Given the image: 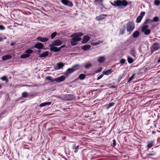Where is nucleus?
Here are the masks:
<instances>
[{
    "instance_id": "37998d69",
    "label": "nucleus",
    "mask_w": 160,
    "mask_h": 160,
    "mask_svg": "<svg viewBox=\"0 0 160 160\" xmlns=\"http://www.w3.org/2000/svg\"><path fill=\"white\" fill-rule=\"evenodd\" d=\"M152 20L153 22H157L159 20V18L158 17H155Z\"/></svg>"
},
{
    "instance_id": "338daca9",
    "label": "nucleus",
    "mask_w": 160,
    "mask_h": 160,
    "mask_svg": "<svg viewBox=\"0 0 160 160\" xmlns=\"http://www.w3.org/2000/svg\"><path fill=\"white\" fill-rule=\"evenodd\" d=\"M100 87H103V86H101Z\"/></svg>"
},
{
    "instance_id": "20e7f679",
    "label": "nucleus",
    "mask_w": 160,
    "mask_h": 160,
    "mask_svg": "<svg viewBox=\"0 0 160 160\" xmlns=\"http://www.w3.org/2000/svg\"><path fill=\"white\" fill-rule=\"evenodd\" d=\"M149 26L147 25H145L142 26L141 28L142 32L144 33L145 35H148L151 32V30L148 29Z\"/></svg>"
},
{
    "instance_id": "f03ea898",
    "label": "nucleus",
    "mask_w": 160,
    "mask_h": 160,
    "mask_svg": "<svg viewBox=\"0 0 160 160\" xmlns=\"http://www.w3.org/2000/svg\"><path fill=\"white\" fill-rule=\"evenodd\" d=\"M135 28V25L132 21L128 22L126 24V29L127 32L130 34Z\"/></svg>"
},
{
    "instance_id": "473e14b6",
    "label": "nucleus",
    "mask_w": 160,
    "mask_h": 160,
    "mask_svg": "<svg viewBox=\"0 0 160 160\" xmlns=\"http://www.w3.org/2000/svg\"><path fill=\"white\" fill-rule=\"evenodd\" d=\"M85 78V75L83 74H81L79 76V78L80 80H83Z\"/></svg>"
},
{
    "instance_id": "423d86ee",
    "label": "nucleus",
    "mask_w": 160,
    "mask_h": 160,
    "mask_svg": "<svg viewBox=\"0 0 160 160\" xmlns=\"http://www.w3.org/2000/svg\"><path fill=\"white\" fill-rule=\"evenodd\" d=\"M160 49V44L158 43H154L151 48L152 53Z\"/></svg>"
},
{
    "instance_id": "393cba45",
    "label": "nucleus",
    "mask_w": 160,
    "mask_h": 160,
    "mask_svg": "<svg viewBox=\"0 0 160 160\" xmlns=\"http://www.w3.org/2000/svg\"><path fill=\"white\" fill-rule=\"evenodd\" d=\"M48 55V52H44L39 56V57L40 58H45Z\"/></svg>"
},
{
    "instance_id": "1a4fd4ad",
    "label": "nucleus",
    "mask_w": 160,
    "mask_h": 160,
    "mask_svg": "<svg viewBox=\"0 0 160 160\" xmlns=\"http://www.w3.org/2000/svg\"><path fill=\"white\" fill-rule=\"evenodd\" d=\"M33 47L38 49H41L43 48V44L41 42H38L34 45Z\"/></svg>"
},
{
    "instance_id": "58836bf2",
    "label": "nucleus",
    "mask_w": 160,
    "mask_h": 160,
    "mask_svg": "<svg viewBox=\"0 0 160 160\" xmlns=\"http://www.w3.org/2000/svg\"><path fill=\"white\" fill-rule=\"evenodd\" d=\"M1 79L3 81H6L7 82H8V79H7V77L6 76H4L1 78Z\"/></svg>"
},
{
    "instance_id": "0eeeda50",
    "label": "nucleus",
    "mask_w": 160,
    "mask_h": 160,
    "mask_svg": "<svg viewBox=\"0 0 160 160\" xmlns=\"http://www.w3.org/2000/svg\"><path fill=\"white\" fill-rule=\"evenodd\" d=\"M61 2L64 5L68 6L70 7H72L73 4L72 2L68 0H61Z\"/></svg>"
},
{
    "instance_id": "9d476101",
    "label": "nucleus",
    "mask_w": 160,
    "mask_h": 160,
    "mask_svg": "<svg viewBox=\"0 0 160 160\" xmlns=\"http://www.w3.org/2000/svg\"><path fill=\"white\" fill-rule=\"evenodd\" d=\"M62 43V41L59 40L57 39L54 40L51 44L52 46H59Z\"/></svg>"
},
{
    "instance_id": "c9c22d12",
    "label": "nucleus",
    "mask_w": 160,
    "mask_h": 160,
    "mask_svg": "<svg viewBox=\"0 0 160 160\" xmlns=\"http://www.w3.org/2000/svg\"><path fill=\"white\" fill-rule=\"evenodd\" d=\"M92 66V64L90 63L86 64L85 66V67L86 68H88Z\"/></svg>"
},
{
    "instance_id": "f8f14e48",
    "label": "nucleus",
    "mask_w": 160,
    "mask_h": 160,
    "mask_svg": "<svg viewBox=\"0 0 160 160\" xmlns=\"http://www.w3.org/2000/svg\"><path fill=\"white\" fill-rule=\"evenodd\" d=\"M37 39L39 41L42 42H47L48 40V38L41 37H37Z\"/></svg>"
},
{
    "instance_id": "4468645a",
    "label": "nucleus",
    "mask_w": 160,
    "mask_h": 160,
    "mask_svg": "<svg viewBox=\"0 0 160 160\" xmlns=\"http://www.w3.org/2000/svg\"><path fill=\"white\" fill-rule=\"evenodd\" d=\"M107 16L106 15H100L97 16L96 17V19L98 21H101L105 18V17Z\"/></svg>"
},
{
    "instance_id": "dca6fc26",
    "label": "nucleus",
    "mask_w": 160,
    "mask_h": 160,
    "mask_svg": "<svg viewBox=\"0 0 160 160\" xmlns=\"http://www.w3.org/2000/svg\"><path fill=\"white\" fill-rule=\"evenodd\" d=\"M64 98L67 100L71 101L72 99L73 95L71 94H67L65 95Z\"/></svg>"
},
{
    "instance_id": "2eb2a0df",
    "label": "nucleus",
    "mask_w": 160,
    "mask_h": 160,
    "mask_svg": "<svg viewBox=\"0 0 160 160\" xmlns=\"http://www.w3.org/2000/svg\"><path fill=\"white\" fill-rule=\"evenodd\" d=\"M50 47V50L51 51H54L55 52H57L58 47H55L54 46H52L51 44L49 45Z\"/></svg>"
},
{
    "instance_id": "bf43d9fd",
    "label": "nucleus",
    "mask_w": 160,
    "mask_h": 160,
    "mask_svg": "<svg viewBox=\"0 0 160 160\" xmlns=\"http://www.w3.org/2000/svg\"><path fill=\"white\" fill-rule=\"evenodd\" d=\"M3 40V38L0 37V42H1Z\"/></svg>"
},
{
    "instance_id": "72a5a7b5",
    "label": "nucleus",
    "mask_w": 160,
    "mask_h": 160,
    "mask_svg": "<svg viewBox=\"0 0 160 160\" xmlns=\"http://www.w3.org/2000/svg\"><path fill=\"white\" fill-rule=\"evenodd\" d=\"M135 74H133L131 77H130L128 79L127 81L128 83H129L133 78L134 77Z\"/></svg>"
},
{
    "instance_id": "79ce46f5",
    "label": "nucleus",
    "mask_w": 160,
    "mask_h": 160,
    "mask_svg": "<svg viewBox=\"0 0 160 160\" xmlns=\"http://www.w3.org/2000/svg\"><path fill=\"white\" fill-rule=\"evenodd\" d=\"M57 32H54L52 33L51 35V38L53 39L56 36Z\"/></svg>"
},
{
    "instance_id": "412c9836",
    "label": "nucleus",
    "mask_w": 160,
    "mask_h": 160,
    "mask_svg": "<svg viewBox=\"0 0 160 160\" xmlns=\"http://www.w3.org/2000/svg\"><path fill=\"white\" fill-rule=\"evenodd\" d=\"M12 58V56L10 55H7L3 56L2 58L3 61H5L7 59H9Z\"/></svg>"
},
{
    "instance_id": "6e6d98bb",
    "label": "nucleus",
    "mask_w": 160,
    "mask_h": 160,
    "mask_svg": "<svg viewBox=\"0 0 160 160\" xmlns=\"http://www.w3.org/2000/svg\"><path fill=\"white\" fill-rule=\"evenodd\" d=\"M61 48H60V47L59 48H58V51H59L61 50Z\"/></svg>"
},
{
    "instance_id": "7ed1b4c3",
    "label": "nucleus",
    "mask_w": 160,
    "mask_h": 160,
    "mask_svg": "<svg viewBox=\"0 0 160 160\" xmlns=\"http://www.w3.org/2000/svg\"><path fill=\"white\" fill-rule=\"evenodd\" d=\"M83 35V33L81 32H77L72 34L71 37L72 38V40L77 42L81 40V38L79 37L82 36Z\"/></svg>"
},
{
    "instance_id": "0e129e2a",
    "label": "nucleus",
    "mask_w": 160,
    "mask_h": 160,
    "mask_svg": "<svg viewBox=\"0 0 160 160\" xmlns=\"http://www.w3.org/2000/svg\"><path fill=\"white\" fill-rule=\"evenodd\" d=\"M48 160H50V159L49 158H48Z\"/></svg>"
},
{
    "instance_id": "f3484780",
    "label": "nucleus",
    "mask_w": 160,
    "mask_h": 160,
    "mask_svg": "<svg viewBox=\"0 0 160 160\" xmlns=\"http://www.w3.org/2000/svg\"><path fill=\"white\" fill-rule=\"evenodd\" d=\"M90 38L89 36H86L84 37L82 40V43L83 44L86 43L90 40Z\"/></svg>"
},
{
    "instance_id": "5fc2aeb1",
    "label": "nucleus",
    "mask_w": 160,
    "mask_h": 160,
    "mask_svg": "<svg viewBox=\"0 0 160 160\" xmlns=\"http://www.w3.org/2000/svg\"><path fill=\"white\" fill-rule=\"evenodd\" d=\"M147 155L148 156H152L153 155V154H152V153H148V154H147Z\"/></svg>"
},
{
    "instance_id": "f704fd0d",
    "label": "nucleus",
    "mask_w": 160,
    "mask_h": 160,
    "mask_svg": "<svg viewBox=\"0 0 160 160\" xmlns=\"http://www.w3.org/2000/svg\"><path fill=\"white\" fill-rule=\"evenodd\" d=\"M46 79L50 81L51 82H53L54 81L50 76H48L46 78Z\"/></svg>"
},
{
    "instance_id": "c756f323",
    "label": "nucleus",
    "mask_w": 160,
    "mask_h": 160,
    "mask_svg": "<svg viewBox=\"0 0 160 160\" xmlns=\"http://www.w3.org/2000/svg\"><path fill=\"white\" fill-rule=\"evenodd\" d=\"M142 18V17L140 16H138L136 19V22L137 23H139L141 22V21Z\"/></svg>"
},
{
    "instance_id": "aec40b11",
    "label": "nucleus",
    "mask_w": 160,
    "mask_h": 160,
    "mask_svg": "<svg viewBox=\"0 0 160 160\" xmlns=\"http://www.w3.org/2000/svg\"><path fill=\"white\" fill-rule=\"evenodd\" d=\"M105 59V58L104 56H101L98 58V62L102 63L103 62Z\"/></svg>"
},
{
    "instance_id": "8fccbe9b",
    "label": "nucleus",
    "mask_w": 160,
    "mask_h": 160,
    "mask_svg": "<svg viewBox=\"0 0 160 160\" xmlns=\"http://www.w3.org/2000/svg\"><path fill=\"white\" fill-rule=\"evenodd\" d=\"M5 29V27L2 25H0V30H3Z\"/></svg>"
},
{
    "instance_id": "774afa93",
    "label": "nucleus",
    "mask_w": 160,
    "mask_h": 160,
    "mask_svg": "<svg viewBox=\"0 0 160 160\" xmlns=\"http://www.w3.org/2000/svg\"><path fill=\"white\" fill-rule=\"evenodd\" d=\"M40 52V50H39V51H38V52Z\"/></svg>"
},
{
    "instance_id": "c03bdc74",
    "label": "nucleus",
    "mask_w": 160,
    "mask_h": 160,
    "mask_svg": "<svg viewBox=\"0 0 160 160\" xmlns=\"http://www.w3.org/2000/svg\"><path fill=\"white\" fill-rule=\"evenodd\" d=\"M125 59L124 58H122L120 60V63L122 64H124V63H125Z\"/></svg>"
},
{
    "instance_id": "13d9d810",
    "label": "nucleus",
    "mask_w": 160,
    "mask_h": 160,
    "mask_svg": "<svg viewBox=\"0 0 160 160\" xmlns=\"http://www.w3.org/2000/svg\"><path fill=\"white\" fill-rule=\"evenodd\" d=\"M152 133L153 134H154L156 133V132L154 131H152Z\"/></svg>"
},
{
    "instance_id": "de8ad7c7",
    "label": "nucleus",
    "mask_w": 160,
    "mask_h": 160,
    "mask_svg": "<svg viewBox=\"0 0 160 160\" xmlns=\"http://www.w3.org/2000/svg\"><path fill=\"white\" fill-rule=\"evenodd\" d=\"M116 141L114 139L113 140V143H112V146L113 147H114L116 146Z\"/></svg>"
},
{
    "instance_id": "4be33fe9",
    "label": "nucleus",
    "mask_w": 160,
    "mask_h": 160,
    "mask_svg": "<svg viewBox=\"0 0 160 160\" xmlns=\"http://www.w3.org/2000/svg\"><path fill=\"white\" fill-rule=\"evenodd\" d=\"M139 32L138 31H136L134 32L132 34V37L134 38H137L138 37L139 35Z\"/></svg>"
},
{
    "instance_id": "39448f33",
    "label": "nucleus",
    "mask_w": 160,
    "mask_h": 160,
    "mask_svg": "<svg viewBox=\"0 0 160 160\" xmlns=\"http://www.w3.org/2000/svg\"><path fill=\"white\" fill-rule=\"evenodd\" d=\"M79 66V64H76L73 66L72 68H69L67 70L65 74H69L77 70L78 69V67Z\"/></svg>"
},
{
    "instance_id": "3c124183",
    "label": "nucleus",
    "mask_w": 160,
    "mask_h": 160,
    "mask_svg": "<svg viewBox=\"0 0 160 160\" xmlns=\"http://www.w3.org/2000/svg\"><path fill=\"white\" fill-rule=\"evenodd\" d=\"M103 76V74H101V75H100L97 78V80H99V79H101Z\"/></svg>"
},
{
    "instance_id": "c85d7f7f",
    "label": "nucleus",
    "mask_w": 160,
    "mask_h": 160,
    "mask_svg": "<svg viewBox=\"0 0 160 160\" xmlns=\"http://www.w3.org/2000/svg\"><path fill=\"white\" fill-rule=\"evenodd\" d=\"M125 31V28L124 26V28L123 29H120L119 34L121 35H123Z\"/></svg>"
},
{
    "instance_id": "ddd939ff",
    "label": "nucleus",
    "mask_w": 160,
    "mask_h": 160,
    "mask_svg": "<svg viewBox=\"0 0 160 160\" xmlns=\"http://www.w3.org/2000/svg\"><path fill=\"white\" fill-rule=\"evenodd\" d=\"M130 54L134 57L136 58L137 54L135 48H133L131 49Z\"/></svg>"
},
{
    "instance_id": "09e8293b",
    "label": "nucleus",
    "mask_w": 160,
    "mask_h": 160,
    "mask_svg": "<svg viewBox=\"0 0 160 160\" xmlns=\"http://www.w3.org/2000/svg\"><path fill=\"white\" fill-rule=\"evenodd\" d=\"M79 146H77L75 148V150H74V152L75 153H77L78 152V150L79 148Z\"/></svg>"
},
{
    "instance_id": "2f4dec72",
    "label": "nucleus",
    "mask_w": 160,
    "mask_h": 160,
    "mask_svg": "<svg viewBox=\"0 0 160 160\" xmlns=\"http://www.w3.org/2000/svg\"><path fill=\"white\" fill-rule=\"evenodd\" d=\"M115 104V103L113 102H111L109 103L108 105V107L107 108V109H108L109 108L111 107H112Z\"/></svg>"
},
{
    "instance_id": "a18cd8bd",
    "label": "nucleus",
    "mask_w": 160,
    "mask_h": 160,
    "mask_svg": "<svg viewBox=\"0 0 160 160\" xmlns=\"http://www.w3.org/2000/svg\"><path fill=\"white\" fill-rule=\"evenodd\" d=\"M102 69V67H100L99 69H97L96 71V73H98L101 72Z\"/></svg>"
},
{
    "instance_id": "e2e57ef3",
    "label": "nucleus",
    "mask_w": 160,
    "mask_h": 160,
    "mask_svg": "<svg viewBox=\"0 0 160 160\" xmlns=\"http://www.w3.org/2000/svg\"><path fill=\"white\" fill-rule=\"evenodd\" d=\"M160 62V57H159L158 61V62Z\"/></svg>"
},
{
    "instance_id": "f257e3e1",
    "label": "nucleus",
    "mask_w": 160,
    "mask_h": 160,
    "mask_svg": "<svg viewBox=\"0 0 160 160\" xmlns=\"http://www.w3.org/2000/svg\"><path fill=\"white\" fill-rule=\"evenodd\" d=\"M111 4L115 7L123 6L126 7L128 5V2L126 0H117L114 1L113 2H110Z\"/></svg>"
},
{
    "instance_id": "a878e982",
    "label": "nucleus",
    "mask_w": 160,
    "mask_h": 160,
    "mask_svg": "<svg viewBox=\"0 0 160 160\" xmlns=\"http://www.w3.org/2000/svg\"><path fill=\"white\" fill-rule=\"evenodd\" d=\"M103 42V41H98L97 42H92L91 43V45L93 46H97Z\"/></svg>"
},
{
    "instance_id": "9b49d317",
    "label": "nucleus",
    "mask_w": 160,
    "mask_h": 160,
    "mask_svg": "<svg viewBox=\"0 0 160 160\" xmlns=\"http://www.w3.org/2000/svg\"><path fill=\"white\" fill-rule=\"evenodd\" d=\"M65 77L64 76L58 77L54 79V81L57 82H59L64 81L65 79Z\"/></svg>"
},
{
    "instance_id": "e433bc0d",
    "label": "nucleus",
    "mask_w": 160,
    "mask_h": 160,
    "mask_svg": "<svg viewBox=\"0 0 160 160\" xmlns=\"http://www.w3.org/2000/svg\"><path fill=\"white\" fill-rule=\"evenodd\" d=\"M154 4L157 6H159L160 4V1L159 0H156L154 1Z\"/></svg>"
},
{
    "instance_id": "5701e85b",
    "label": "nucleus",
    "mask_w": 160,
    "mask_h": 160,
    "mask_svg": "<svg viewBox=\"0 0 160 160\" xmlns=\"http://www.w3.org/2000/svg\"><path fill=\"white\" fill-rule=\"evenodd\" d=\"M51 103L52 102H45L41 103L40 105V106L41 107H42L47 105H50L51 104Z\"/></svg>"
},
{
    "instance_id": "7c9ffc66",
    "label": "nucleus",
    "mask_w": 160,
    "mask_h": 160,
    "mask_svg": "<svg viewBox=\"0 0 160 160\" xmlns=\"http://www.w3.org/2000/svg\"><path fill=\"white\" fill-rule=\"evenodd\" d=\"M33 52V50L30 49H27L25 51V53L29 55H30V54L32 53Z\"/></svg>"
},
{
    "instance_id": "6ab92c4d",
    "label": "nucleus",
    "mask_w": 160,
    "mask_h": 160,
    "mask_svg": "<svg viewBox=\"0 0 160 160\" xmlns=\"http://www.w3.org/2000/svg\"><path fill=\"white\" fill-rule=\"evenodd\" d=\"M112 72V70L111 69H108L105 71H104L103 72V73L105 75H109L111 74Z\"/></svg>"
},
{
    "instance_id": "69168bd1",
    "label": "nucleus",
    "mask_w": 160,
    "mask_h": 160,
    "mask_svg": "<svg viewBox=\"0 0 160 160\" xmlns=\"http://www.w3.org/2000/svg\"><path fill=\"white\" fill-rule=\"evenodd\" d=\"M1 88V84H0V89Z\"/></svg>"
},
{
    "instance_id": "680f3d73",
    "label": "nucleus",
    "mask_w": 160,
    "mask_h": 160,
    "mask_svg": "<svg viewBox=\"0 0 160 160\" xmlns=\"http://www.w3.org/2000/svg\"><path fill=\"white\" fill-rule=\"evenodd\" d=\"M65 47V45H62V46H60V48H62L64 47Z\"/></svg>"
},
{
    "instance_id": "864d4df0",
    "label": "nucleus",
    "mask_w": 160,
    "mask_h": 160,
    "mask_svg": "<svg viewBox=\"0 0 160 160\" xmlns=\"http://www.w3.org/2000/svg\"><path fill=\"white\" fill-rule=\"evenodd\" d=\"M145 48V50H147V48L146 47H144V46H143V45H142L140 47V48L141 50H142V48Z\"/></svg>"
},
{
    "instance_id": "cd10ccee",
    "label": "nucleus",
    "mask_w": 160,
    "mask_h": 160,
    "mask_svg": "<svg viewBox=\"0 0 160 160\" xmlns=\"http://www.w3.org/2000/svg\"><path fill=\"white\" fill-rule=\"evenodd\" d=\"M30 56V55H29V54L26 53L25 54L22 55L21 56V58H25L29 57Z\"/></svg>"
},
{
    "instance_id": "b1692460",
    "label": "nucleus",
    "mask_w": 160,
    "mask_h": 160,
    "mask_svg": "<svg viewBox=\"0 0 160 160\" xmlns=\"http://www.w3.org/2000/svg\"><path fill=\"white\" fill-rule=\"evenodd\" d=\"M154 141H152L149 142H148V144L147 146V147L148 148H151L153 145Z\"/></svg>"
},
{
    "instance_id": "4c0bfd02",
    "label": "nucleus",
    "mask_w": 160,
    "mask_h": 160,
    "mask_svg": "<svg viewBox=\"0 0 160 160\" xmlns=\"http://www.w3.org/2000/svg\"><path fill=\"white\" fill-rule=\"evenodd\" d=\"M28 95V93L27 92H23L22 93V97L23 98H24L27 97Z\"/></svg>"
},
{
    "instance_id": "bb28decb",
    "label": "nucleus",
    "mask_w": 160,
    "mask_h": 160,
    "mask_svg": "<svg viewBox=\"0 0 160 160\" xmlns=\"http://www.w3.org/2000/svg\"><path fill=\"white\" fill-rule=\"evenodd\" d=\"M127 59L128 62L130 64L132 63L133 62V58L129 56H127Z\"/></svg>"
},
{
    "instance_id": "ea45409f",
    "label": "nucleus",
    "mask_w": 160,
    "mask_h": 160,
    "mask_svg": "<svg viewBox=\"0 0 160 160\" xmlns=\"http://www.w3.org/2000/svg\"><path fill=\"white\" fill-rule=\"evenodd\" d=\"M71 45L73 46L76 45L77 44V42L72 40V41H71Z\"/></svg>"
},
{
    "instance_id": "4d7b16f0",
    "label": "nucleus",
    "mask_w": 160,
    "mask_h": 160,
    "mask_svg": "<svg viewBox=\"0 0 160 160\" xmlns=\"http://www.w3.org/2000/svg\"><path fill=\"white\" fill-rule=\"evenodd\" d=\"M157 124V122L156 121H154V126L155 127H156V124Z\"/></svg>"
},
{
    "instance_id": "49530a36",
    "label": "nucleus",
    "mask_w": 160,
    "mask_h": 160,
    "mask_svg": "<svg viewBox=\"0 0 160 160\" xmlns=\"http://www.w3.org/2000/svg\"><path fill=\"white\" fill-rule=\"evenodd\" d=\"M145 12H142L140 14V16L142 17L143 18V17L145 15Z\"/></svg>"
},
{
    "instance_id": "603ef678",
    "label": "nucleus",
    "mask_w": 160,
    "mask_h": 160,
    "mask_svg": "<svg viewBox=\"0 0 160 160\" xmlns=\"http://www.w3.org/2000/svg\"><path fill=\"white\" fill-rule=\"evenodd\" d=\"M122 76H119V78H118V82H119L121 81V80L122 79Z\"/></svg>"
},
{
    "instance_id": "052dcab7",
    "label": "nucleus",
    "mask_w": 160,
    "mask_h": 160,
    "mask_svg": "<svg viewBox=\"0 0 160 160\" xmlns=\"http://www.w3.org/2000/svg\"><path fill=\"white\" fill-rule=\"evenodd\" d=\"M102 0H96L95 1V2H98V1H100L101 2H102Z\"/></svg>"
},
{
    "instance_id": "a211bd4d",
    "label": "nucleus",
    "mask_w": 160,
    "mask_h": 160,
    "mask_svg": "<svg viewBox=\"0 0 160 160\" xmlns=\"http://www.w3.org/2000/svg\"><path fill=\"white\" fill-rule=\"evenodd\" d=\"M91 47V46L90 45H85L82 46L81 48L85 51H88L89 50Z\"/></svg>"
},
{
    "instance_id": "6e6552de",
    "label": "nucleus",
    "mask_w": 160,
    "mask_h": 160,
    "mask_svg": "<svg viewBox=\"0 0 160 160\" xmlns=\"http://www.w3.org/2000/svg\"><path fill=\"white\" fill-rule=\"evenodd\" d=\"M64 64L62 62H59L57 64V65L54 66V69L55 70H58L62 68L64 66Z\"/></svg>"
},
{
    "instance_id": "a19ab883",
    "label": "nucleus",
    "mask_w": 160,
    "mask_h": 160,
    "mask_svg": "<svg viewBox=\"0 0 160 160\" xmlns=\"http://www.w3.org/2000/svg\"><path fill=\"white\" fill-rule=\"evenodd\" d=\"M153 22V21L152 19H147L145 22V23H150Z\"/></svg>"
}]
</instances>
